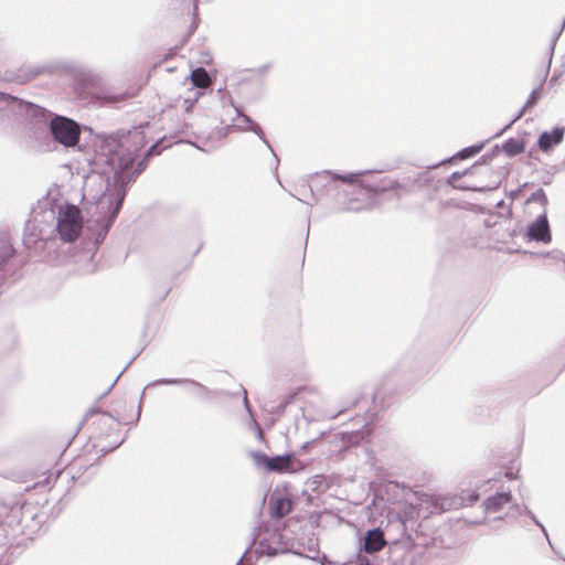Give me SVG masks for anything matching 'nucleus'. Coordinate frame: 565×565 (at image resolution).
<instances>
[{"label": "nucleus", "mask_w": 565, "mask_h": 565, "mask_svg": "<svg viewBox=\"0 0 565 565\" xmlns=\"http://www.w3.org/2000/svg\"><path fill=\"white\" fill-rule=\"evenodd\" d=\"M145 145V136L138 129L108 136L103 141V148L108 152L106 162L114 166L117 161V164L111 181H107L104 192L98 198L90 195L88 184L84 188L83 199L89 203L88 214L98 227L95 245L104 241L117 217L127 193V185L145 170L150 156L160 153L157 150L158 145H152L134 169L138 152Z\"/></svg>", "instance_id": "f257e3e1"}, {"label": "nucleus", "mask_w": 565, "mask_h": 565, "mask_svg": "<svg viewBox=\"0 0 565 565\" xmlns=\"http://www.w3.org/2000/svg\"><path fill=\"white\" fill-rule=\"evenodd\" d=\"M34 227L40 233L44 226L55 227L60 238L65 243L74 242L83 230L81 210L62 198H43L32 212Z\"/></svg>", "instance_id": "f03ea898"}, {"label": "nucleus", "mask_w": 565, "mask_h": 565, "mask_svg": "<svg viewBox=\"0 0 565 565\" xmlns=\"http://www.w3.org/2000/svg\"><path fill=\"white\" fill-rule=\"evenodd\" d=\"M29 114L32 117H40L46 124L52 140L45 138L39 141V148L42 151H52L56 145L65 149H74L79 145L81 125L66 116L51 114L46 109L39 106H31Z\"/></svg>", "instance_id": "7ed1b4c3"}, {"label": "nucleus", "mask_w": 565, "mask_h": 565, "mask_svg": "<svg viewBox=\"0 0 565 565\" xmlns=\"http://www.w3.org/2000/svg\"><path fill=\"white\" fill-rule=\"evenodd\" d=\"M366 171H356L351 173H335L330 170H323L309 175V193L311 201L301 200V202L313 206L321 199L330 195L340 194L339 183L354 184Z\"/></svg>", "instance_id": "20e7f679"}, {"label": "nucleus", "mask_w": 565, "mask_h": 565, "mask_svg": "<svg viewBox=\"0 0 565 565\" xmlns=\"http://www.w3.org/2000/svg\"><path fill=\"white\" fill-rule=\"evenodd\" d=\"M483 509L487 514H499L494 520H502L503 518H512L515 519L522 514H525L531 518V520L541 529L544 534L547 543L553 548V545L550 541L547 531L545 526L536 519L535 514L531 512L527 507L518 505L511 492L501 491L495 492L494 494L488 497L483 503Z\"/></svg>", "instance_id": "39448f33"}, {"label": "nucleus", "mask_w": 565, "mask_h": 565, "mask_svg": "<svg viewBox=\"0 0 565 565\" xmlns=\"http://www.w3.org/2000/svg\"><path fill=\"white\" fill-rule=\"evenodd\" d=\"M366 173L359 177L358 184L361 189L370 193H384L390 191H398L399 193H408L417 183L418 179L404 177L402 180L388 175L376 178L374 171L365 170Z\"/></svg>", "instance_id": "423d86ee"}, {"label": "nucleus", "mask_w": 565, "mask_h": 565, "mask_svg": "<svg viewBox=\"0 0 565 565\" xmlns=\"http://www.w3.org/2000/svg\"><path fill=\"white\" fill-rule=\"evenodd\" d=\"M253 457L255 459V463L258 467H265L268 471H275L280 473L295 471V454L268 457L265 454L255 452L253 454Z\"/></svg>", "instance_id": "0eeeda50"}, {"label": "nucleus", "mask_w": 565, "mask_h": 565, "mask_svg": "<svg viewBox=\"0 0 565 565\" xmlns=\"http://www.w3.org/2000/svg\"><path fill=\"white\" fill-rule=\"evenodd\" d=\"M366 434L360 430L335 433L330 439L331 450L341 455L351 446L359 445Z\"/></svg>", "instance_id": "6e6552de"}, {"label": "nucleus", "mask_w": 565, "mask_h": 565, "mask_svg": "<svg viewBox=\"0 0 565 565\" xmlns=\"http://www.w3.org/2000/svg\"><path fill=\"white\" fill-rule=\"evenodd\" d=\"M237 116H238V119H239V122L237 124V127L242 130V131H253L265 145L266 147L270 150L273 157H274V160H275V174H276V178H277V182L280 186H282V183L277 174V171H278V166H279V159L277 157V154L275 153L273 147L270 146L269 141L267 140V138L265 137V134L262 129V127L257 124H255L252 118L245 114H241L239 111H237Z\"/></svg>", "instance_id": "1a4fd4ad"}, {"label": "nucleus", "mask_w": 565, "mask_h": 565, "mask_svg": "<svg viewBox=\"0 0 565 565\" xmlns=\"http://www.w3.org/2000/svg\"><path fill=\"white\" fill-rule=\"evenodd\" d=\"M526 235L530 241L550 243L552 239L547 216L545 213L527 226Z\"/></svg>", "instance_id": "9d476101"}, {"label": "nucleus", "mask_w": 565, "mask_h": 565, "mask_svg": "<svg viewBox=\"0 0 565 565\" xmlns=\"http://www.w3.org/2000/svg\"><path fill=\"white\" fill-rule=\"evenodd\" d=\"M565 128L554 127L552 131H543L537 140V146L543 152H548L554 146L559 145L564 139Z\"/></svg>", "instance_id": "9b49d317"}, {"label": "nucleus", "mask_w": 565, "mask_h": 565, "mask_svg": "<svg viewBox=\"0 0 565 565\" xmlns=\"http://www.w3.org/2000/svg\"><path fill=\"white\" fill-rule=\"evenodd\" d=\"M386 544L384 533L380 529H372L365 533L363 550L366 553H376Z\"/></svg>", "instance_id": "f8f14e48"}, {"label": "nucleus", "mask_w": 565, "mask_h": 565, "mask_svg": "<svg viewBox=\"0 0 565 565\" xmlns=\"http://www.w3.org/2000/svg\"><path fill=\"white\" fill-rule=\"evenodd\" d=\"M367 207V203L356 196H348L343 200L337 198L334 211L337 212H361Z\"/></svg>", "instance_id": "ddd939ff"}, {"label": "nucleus", "mask_w": 565, "mask_h": 565, "mask_svg": "<svg viewBox=\"0 0 565 565\" xmlns=\"http://www.w3.org/2000/svg\"><path fill=\"white\" fill-rule=\"evenodd\" d=\"M292 509V502L286 497H271L270 516L280 519L287 515Z\"/></svg>", "instance_id": "4468645a"}, {"label": "nucleus", "mask_w": 565, "mask_h": 565, "mask_svg": "<svg viewBox=\"0 0 565 565\" xmlns=\"http://www.w3.org/2000/svg\"><path fill=\"white\" fill-rule=\"evenodd\" d=\"M192 84L194 85L195 89L200 90L202 88H205L210 85L211 78L209 73L203 67H198L192 71L191 75Z\"/></svg>", "instance_id": "2eb2a0df"}, {"label": "nucleus", "mask_w": 565, "mask_h": 565, "mask_svg": "<svg viewBox=\"0 0 565 565\" xmlns=\"http://www.w3.org/2000/svg\"><path fill=\"white\" fill-rule=\"evenodd\" d=\"M525 149L524 141L516 138H509L502 146V150L509 157L522 153Z\"/></svg>", "instance_id": "dca6fc26"}, {"label": "nucleus", "mask_w": 565, "mask_h": 565, "mask_svg": "<svg viewBox=\"0 0 565 565\" xmlns=\"http://www.w3.org/2000/svg\"><path fill=\"white\" fill-rule=\"evenodd\" d=\"M13 247L7 235L0 236V266L13 255Z\"/></svg>", "instance_id": "f3484780"}, {"label": "nucleus", "mask_w": 565, "mask_h": 565, "mask_svg": "<svg viewBox=\"0 0 565 565\" xmlns=\"http://www.w3.org/2000/svg\"><path fill=\"white\" fill-rule=\"evenodd\" d=\"M183 381L184 383L182 385L189 386L195 396L204 398L209 395V388L201 383L190 379H183Z\"/></svg>", "instance_id": "a211bd4d"}, {"label": "nucleus", "mask_w": 565, "mask_h": 565, "mask_svg": "<svg viewBox=\"0 0 565 565\" xmlns=\"http://www.w3.org/2000/svg\"><path fill=\"white\" fill-rule=\"evenodd\" d=\"M296 192L299 194V195H302L305 196L303 200L306 201H311V196H310V193H309V177L307 179H303L301 181V183L299 185L296 186ZM289 194L294 198H297L299 201L302 200V198H298L296 194H294L292 192H289Z\"/></svg>", "instance_id": "6ab92c4d"}, {"label": "nucleus", "mask_w": 565, "mask_h": 565, "mask_svg": "<svg viewBox=\"0 0 565 565\" xmlns=\"http://www.w3.org/2000/svg\"><path fill=\"white\" fill-rule=\"evenodd\" d=\"M202 95L201 90L194 89L189 97H185L182 102V108L184 113H189L194 104L199 100L200 96Z\"/></svg>", "instance_id": "aec40b11"}, {"label": "nucleus", "mask_w": 565, "mask_h": 565, "mask_svg": "<svg viewBox=\"0 0 565 565\" xmlns=\"http://www.w3.org/2000/svg\"><path fill=\"white\" fill-rule=\"evenodd\" d=\"M483 146H484V143L481 142L479 145H473V146H470V147H466V148L461 149L457 153V157L460 158V159L470 158V157L479 153L481 151V149L483 148Z\"/></svg>", "instance_id": "412c9836"}, {"label": "nucleus", "mask_w": 565, "mask_h": 565, "mask_svg": "<svg viewBox=\"0 0 565 565\" xmlns=\"http://www.w3.org/2000/svg\"><path fill=\"white\" fill-rule=\"evenodd\" d=\"M527 203L537 202L543 206H546L547 204V196L545 192L542 189H537L535 192H533L529 199L526 200Z\"/></svg>", "instance_id": "4be33fe9"}, {"label": "nucleus", "mask_w": 565, "mask_h": 565, "mask_svg": "<svg viewBox=\"0 0 565 565\" xmlns=\"http://www.w3.org/2000/svg\"><path fill=\"white\" fill-rule=\"evenodd\" d=\"M184 383L183 379H159L149 384V386L157 385H182Z\"/></svg>", "instance_id": "5701e85b"}, {"label": "nucleus", "mask_w": 565, "mask_h": 565, "mask_svg": "<svg viewBox=\"0 0 565 565\" xmlns=\"http://www.w3.org/2000/svg\"><path fill=\"white\" fill-rule=\"evenodd\" d=\"M524 111H525V107H522L518 113H516V116L509 122L500 131H498L494 137H499L501 136L504 131H507L509 128L512 127V125L519 120L523 115H524Z\"/></svg>", "instance_id": "b1692460"}, {"label": "nucleus", "mask_w": 565, "mask_h": 565, "mask_svg": "<svg viewBox=\"0 0 565 565\" xmlns=\"http://www.w3.org/2000/svg\"><path fill=\"white\" fill-rule=\"evenodd\" d=\"M116 419L109 415L108 413H102L99 419H98V424L99 425H103V426H113L115 424Z\"/></svg>", "instance_id": "393cba45"}, {"label": "nucleus", "mask_w": 565, "mask_h": 565, "mask_svg": "<svg viewBox=\"0 0 565 565\" xmlns=\"http://www.w3.org/2000/svg\"><path fill=\"white\" fill-rule=\"evenodd\" d=\"M536 93H537L536 88L531 92V94L529 95V97H527V99H526V102H525V104L523 106V107H525V109L527 107H531V106L535 105V103H536Z\"/></svg>", "instance_id": "a878e982"}, {"label": "nucleus", "mask_w": 565, "mask_h": 565, "mask_svg": "<svg viewBox=\"0 0 565 565\" xmlns=\"http://www.w3.org/2000/svg\"><path fill=\"white\" fill-rule=\"evenodd\" d=\"M466 174V171H455L450 174V177L448 178V184L450 185H454L455 181L460 179L462 175Z\"/></svg>", "instance_id": "bb28decb"}, {"label": "nucleus", "mask_w": 565, "mask_h": 565, "mask_svg": "<svg viewBox=\"0 0 565 565\" xmlns=\"http://www.w3.org/2000/svg\"><path fill=\"white\" fill-rule=\"evenodd\" d=\"M259 546H260V548H262V552H263V553H266L267 555H276V554H277V552H278V551H277V548H274V547H273V548H271V547H267V548H266V547H265V542H264V541H260Z\"/></svg>", "instance_id": "cd10ccee"}, {"label": "nucleus", "mask_w": 565, "mask_h": 565, "mask_svg": "<svg viewBox=\"0 0 565 565\" xmlns=\"http://www.w3.org/2000/svg\"><path fill=\"white\" fill-rule=\"evenodd\" d=\"M191 126L188 122H183L182 126L175 129L177 135H186Z\"/></svg>", "instance_id": "c85d7f7f"}, {"label": "nucleus", "mask_w": 565, "mask_h": 565, "mask_svg": "<svg viewBox=\"0 0 565 565\" xmlns=\"http://www.w3.org/2000/svg\"><path fill=\"white\" fill-rule=\"evenodd\" d=\"M143 394H145V390L141 393L140 401H139V404H138V407H137V414H136L135 423H137L139 420L140 415H141V401H142Z\"/></svg>", "instance_id": "c756f323"}, {"label": "nucleus", "mask_w": 565, "mask_h": 565, "mask_svg": "<svg viewBox=\"0 0 565 565\" xmlns=\"http://www.w3.org/2000/svg\"><path fill=\"white\" fill-rule=\"evenodd\" d=\"M505 477L509 478V479H515L516 478V473H514L512 470H509L505 472Z\"/></svg>", "instance_id": "7c9ffc66"}, {"label": "nucleus", "mask_w": 565, "mask_h": 565, "mask_svg": "<svg viewBox=\"0 0 565 565\" xmlns=\"http://www.w3.org/2000/svg\"><path fill=\"white\" fill-rule=\"evenodd\" d=\"M244 405H245L246 409L249 412V404H248L246 391L244 392Z\"/></svg>", "instance_id": "2f4dec72"}, {"label": "nucleus", "mask_w": 565, "mask_h": 565, "mask_svg": "<svg viewBox=\"0 0 565 565\" xmlns=\"http://www.w3.org/2000/svg\"><path fill=\"white\" fill-rule=\"evenodd\" d=\"M479 493L477 492H473L471 495H470V502H473V501H477L479 499Z\"/></svg>", "instance_id": "473e14b6"}, {"label": "nucleus", "mask_w": 565, "mask_h": 565, "mask_svg": "<svg viewBox=\"0 0 565 565\" xmlns=\"http://www.w3.org/2000/svg\"><path fill=\"white\" fill-rule=\"evenodd\" d=\"M246 552L241 556V558L237 561L236 565H254V564H244L243 558L245 556Z\"/></svg>", "instance_id": "72a5a7b5"}, {"label": "nucleus", "mask_w": 565, "mask_h": 565, "mask_svg": "<svg viewBox=\"0 0 565 565\" xmlns=\"http://www.w3.org/2000/svg\"><path fill=\"white\" fill-rule=\"evenodd\" d=\"M96 413H97V411H96V409H94V408L89 409V411L86 413V418H87L88 416L93 415V414H96Z\"/></svg>", "instance_id": "f704fd0d"}, {"label": "nucleus", "mask_w": 565, "mask_h": 565, "mask_svg": "<svg viewBox=\"0 0 565 565\" xmlns=\"http://www.w3.org/2000/svg\"><path fill=\"white\" fill-rule=\"evenodd\" d=\"M491 482H492V480H488L487 482H484V483L482 484V487H481V488L487 487V486H490V484H491Z\"/></svg>", "instance_id": "c9c22d12"}, {"label": "nucleus", "mask_w": 565, "mask_h": 565, "mask_svg": "<svg viewBox=\"0 0 565 565\" xmlns=\"http://www.w3.org/2000/svg\"><path fill=\"white\" fill-rule=\"evenodd\" d=\"M121 443H122V440H120V441L116 443V444L111 447V449L117 448Z\"/></svg>", "instance_id": "e433bc0d"}, {"label": "nucleus", "mask_w": 565, "mask_h": 565, "mask_svg": "<svg viewBox=\"0 0 565 565\" xmlns=\"http://www.w3.org/2000/svg\"><path fill=\"white\" fill-rule=\"evenodd\" d=\"M120 374L115 379V381L111 383L110 387L115 386L117 380L119 379Z\"/></svg>", "instance_id": "4c0bfd02"}, {"label": "nucleus", "mask_w": 565, "mask_h": 565, "mask_svg": "<svg viewBox=\"0 0 565 565\" xmlns=\"http://www.w3.org/2000/svg\"><path fill=\"white\" fill-rule=\"evenodd\" d=\"M556 39H557V35H556V36L554 38V40H553V43H552V50H553V49H554V46H555V41H556Z\"/></svg>", "instance_id": "58836bf2"}, {"label": "nucleus", "mask_w": 565, "mask_h": 565, "mask_svg": "<svg viewBox=\"0 0 565 565\" xmlns=\"http://www.w3.org/2000/svg\"><path fill=\"white\" fill-rule=\"evenodd\" d=\"M476 191H483L484 189L482 188H479V189H475Z\"/></svg>", "instance_id": "ea45409f"}]
</instances>
